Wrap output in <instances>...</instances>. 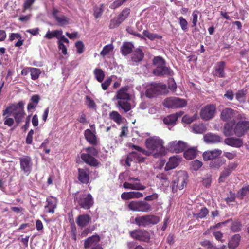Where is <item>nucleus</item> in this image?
Instances as JSON below:
<instances>
[{
	"mask_svg": "<svg viewBox=\"0 0 249 249\" xmlns=\"http://www.w3.org/2000/svg\"><path fill=\"white\" fill-rule=\"evenodd\" d=\"M163 144V141L159 137L154 136L147 139L145 145L149 156L152 155L154 158H157L165 155L166 150Z\"/></svg>",
	"mask_w": 249,
	"mask_h": 249,
	"instance_id": "nucleus-1",
	"label": "nucleus"
},
{
	"mask_svg": "<svg viewBox=\"0 0 249 249\" xmlns=\"http://www.w3.org/2000/svg\"><path fill=\"white\" fill-rule=\"evenodd\" d=\"M188 178V175L185 171L179 172L173 180L172 186V192L175 193L178 190H182L186 186Z\"/></svg>",
	"mask_w": 249,
	"mask_h": 249,
	"instance_id": "nucleus-2",
	"label": "nucleus"
},
{
	"mask_svg": "<svg viewBox=\"0 0 249 249\" xmlns=\"http://www.w3.org/2000/svg\"><path fill=\"white\" fill-rule=\"evenodd\" d=\"M74 201L84 209H89L94 203L91 195L85 193H76L74 196Z\"/></svg>",
	"mask_w": 249,
	"mask_h": 249,
	"instance_id": "nucleus-3",
	"label": "nucleus"
},
{
	"mask_svg": "<svg viewBox=\"0 0 249 249\" xmlns=\"http://www.w3.org/2000/svg\"><path fill=\"white\" fill-rule=\"evenodd\" d=\"M86 153H82L81 158L86 163L91 166H97L98 165L97 160L93 157L98 155L97 150L93 147H89L85 149Z\"/></svg>",
	"mask_w": 249,
	"mask_h": 249,
	"instance_id": "nucleus-4",
	"label": "nucleus"
},
{
	"mask_svg": "<svg viewBox=\"0 0 249 249\" xmlns=\"http://www.w3.org/2000/svg\"><path fill=\"white\" fill-rule=\"evenodd\" d=\"M160 221L159 217L154 215H145L136 217L135 223L139 227H146L157 224Z\"/></svg>",
	"mask_w": 249,
	"mask_h": 249,
	"instance_id": "nucleus-5",
	"label": "nucleus"
},
{
	"mask_svg": "<svg viewBox=\"0 0 249 249\" xmlns=\"http://www.w3.org/2000/svg\"><path fill=\"white\" fill-rule=\"evenodd\" d=\"M129 209L135 212L147 213L152 210L151 205L144 201H132L128 205Z\"/></svg>",
	"mask_w": 249,
	"mask_h": 249,
	"instance_id": "nucleus-6",
	"label": "nucleus"
},
{
	"mask_svg": "<svg viewBox=\"0 0 249 249\" xmlns=\"http://www.w3.org/2000/svg\"><path fill=\"white\" fill-rule=\"evenodd\" d=\"M127 181L124 182L123 187L125 189L144 190L146 187L141 183V179L139 178L129 177Z\"/></svg>",
	"mask_w": 249,
	"mask_h": 249,
	"instance_id": "nucleus-7",
	"label": "nucleus"
},
{
	"mask_svg": "<svg viewBox=\"0 0 249 249\" xmlns=\"http://www.w3.org/2000/svg\"><path fill=\"white\" fill-rule=\"evenodd\" d=\"M166 86L160 83H152L149 85L146 91V96L152 98L158 94H162L166 89Z\"/></svg>",
	"mask_w": 249,
	"mask_h": 249,
	"instance_id": "nucleus-8",
	"label": "nucleus"
},
{
	"mask_svg": "<svg viewBox=\"0 0 249 249\" xmlns=\"http://www.w3.org/2000/svg\"><path fill=\"white\" fill-rule=\"evenodd\" d=\"M163 104L166 107L174 108L183 107L186 106L187 102L183 99L171 97L164 100Z\"/></svg>",
	"mask_w": 249,
	"mask_h": 249,
	"instance_id": "nucleus-9",
	"label": "nucleus"
},
{
	"mask_svg": "<svg viewBox=\"0 0 249 249\" xmlns=\"http://www.w3.org/2000/svg\"><path fill=\"white\" fill-rule=\"evenodd\" d=\"M216 107L213 104H209L202 108L200 112L201 118L205 121L212 119L215 114Z\"/></svg>",
	"mask_w": 249,
	"mask_h": 249,
	"instance_id": "nucleus-10",
	"label": "nucleus"
},
{
	"mask_svg": "<svg viewBox=\"0 0 249 249\" xmlns=\"http://www.w3.org/2000/svg\"><path fill=\"white\" fill-rule=\"evenodd\" d=\"M20 169L24 174H29L32 169V159L28 156H23L19 158Z\"/></svg>",
	"mask_w": 249,
	"mask_h": 249,
	"instance_id": "nucleus-11",
	"label": "nucleus"
},
{
	"mask_svg": "<svg viewBox=\"0 0 249 249\" xmlns=\"http://www.w3.org/2000/svg\"><path fill=\"white\" fill-rule=\"evenodd\" d=\"M131 237L135 239L149 242L150 239V233L144 230H135L129 232Z\"/></svg>",
	"mask_w": 249,
	"mask_h": 249,
	"instance_id": "nucleus-12",
	"label": "nucleus"
},
{
	"mask_svg": "<svg viewBox=\"0 0 249 249\" xmlns=\"http://www.w3.org/2000/svg\"><path fill=\"white\" fill-rule=\"evenodd\" d=\"M237 111L231 108H225L223 109L220 113L221 119L226 122L235 121L234 118L237 115Z\"/></svg>",
	"mask_w": 249,
	"mask_h": 249,
	"instance_id": "nucleus-13",
	"label": "nucleus"
},
{
	"mask_svg": "<svg viewBox=\"0 0 249 249\" xmlns=\"http://www.w3.org/2000/svg\"><path fill=\"white\" fill-rule=\"evenodd\" d=\"M249 129V122L240 121L235 125L234 135L238 137L243 136Z\"/></svg>",
	"mask_w": 249,
	"mask_h": 249,
	"instance_id": "nucleus-14",
	"label": "nucleus"
},
{
	"mask_svg": "<svg viewBox=\"0 0 249 249\" xmlns=\"http://www.w3.org/2000/svg\"><path fill=\"white\" fill-rule=\"evenodd\" d=\"M186 147V143L182 141H172L168 144L169 149L176 153L183 151Z\"/></svg>",
	"mask_w": 249,
	"mask_h": 249,
	"instance_id": "nucleus-15",
	"label": "nucleus"
},
{
	"mask_svg": "<svg viewBox=\"0 0 249 249\" xmlns=\"http://www.w3.org/2000/svg\"><path fill=\"white\" fill-rule=\"evenodd\" d=\"M131 161H134V162H144V158L138 152H132L128 155L125 160V164L129 167L131 166L130 162Z\"/></svg>",
	"mask_w": 249,
	"mask_h": 249,
	"instance_id": "nucleus-16",
	"label": "nucleus"
},
{
	"mask_svg": "<svg viewBox=\"0 0 249 249\" xmlns=\"http://www.w3.org/2000/svg\"><path fill=\"white\" fill-rule=\"evenodd\" d=\"M96 133V130H91L89 129H87L84 131L85 139L89 143L93 145H97L99 142V139Z\"/></svg>",
	"mask_w": 249,
	"mask_h": 249,
	"instance_id": "nucleus-17",
	"label": "nucleus"
},
{
	"mask_svg": "<svg viewBox=\"0 0 249 249\" xmlns=\"http://www.w3.org/2000/svg\"><path fill=\"white\" fill-rule=\"evenodd\" d=\"M129 88L128 86L122 87L116 93L113 98V101L119 100H129L130 96L128 92Z\"/></svg>",
	"mask_w": 249,
	"mask_h": 249,
	"instance_id": "nucleus-18",
	"label": "nucleus"
},
{
	"mask_svg": "<svg viewBox=\"0 0 249 249\" xmlns=\"http://www.w3.org/2000/svg\"><path fill=\"white\" fill-rule=\"evenodd\" d=\"M153 72L156 76H172L174 74L172 70L170 68L165 66V65L156 68L153 70Z\"/></svg>",
	"mask_w": 249,
	"mask_h": 249,
	"instance_id": "nucleus-19",
	"label": "nucleus"
},
{
	"mask_svg": "<svg viewBox=\"0 0 249 249\" xmlns=\"http://www.w3.org/2000/svg\"><path fill=\"white\" fill-rule=\"evenodd\" d=\"M237 165L235 163H231L227 167L224 168L219 178V181L220 182H224L232 171L237 167Z\"/></svg>",
	"mask_w": 249,
	"mask_h": 249,
	"instance_id": "nucleus-20",
	"label": "nucleus"
},
{
	"mask_svg": "<svg viewBox=\"0 0 249 249\" xmlns=\"http://www.w3.org/2000/svg\"><path fill=\"white\" fill-rule=\"evenodd\" d=\"M78 180L82 183L87 184L89 180V172L87 169H78Z\"/></svg>",
	"mask_w": 249,
	"mask_h": 249,
	"instance_id": "nucleus-21",
	"label": "nucleus"
},
{
	"mask_svg": "<svg viewBox=\"0 0 249 249\" xmlns=\"http://www.w3.org/2000/svg\"><path fill=\"white\" fill-rule=\"evenodd\" d=\"M181 160V158L177 155L170 158L165 167V170H169L176 168L180 162Z\"/></svg>",
	"mask_w": 249,
	"mask_h": 249,
	"instance_id": "nucleus-22",
	"label": "nucleus"
},
{
	"mask_svg": "<svg viewBox=\"0 0 249 249\" xmlns=\"http://www.w3.org/2000/svg\"><path fill=\"white\" fill-rule=\"evenodd\" d=\"M91 217L88 214H82L79 215L76 222L77 225L81 228H83L87 226L91 221Z\"/></svg>",
	"mask_w": 249,
	"mask_h": 249,
	"instance_id": "nucleus-23",
	"label": "nucleus"
},
{
	"mask_svg": "<svg viewBox=\"0 0 249 249\" xmlns=\"http://www.w3.org/2000/svg\"><path fill=\"white\" fill-rule=\"evenodd\" d=\"M235 121H230L225 124L223 128V133L226 136H231L234 135Z\"/></svg>",
	"mask_w": 249,
	"mask_h": 249,
	"instance_id": "nucleus-24",
	"label": "nucleus"
},
{
	"mask_svg": "<svg viewBox=\"0 0 249 249\" xmlns=\"http://www.w3.org/2000/svg\"><path fill=\"white\" fill-rule=\"evenodd\" d=\"M222 153V151L219 149L204 152L203 154V158L205 160H210L216 158Z\"/></svg>",
	"mask_w": 249,
	"mask_h": 249,
	"instance_id": "nucleus-25",
	"label": "nucleus"
},
{
	"mask_svg": "<svg viewBox=\"0 0 249 249\" xmlns=\"http://www.w3.org/2000/svg\"><path fill=\"white\" fill-rule=\"evenodd\" d=\"M47 204L45 206L46 211L48 213H53L56 207L57 200L55 197L50 196L47 198Z\"/></svg>",
	"mask_w": 249,
	"mask_h": 249,
	"instance_id": "nucleus-26",
	"label": "nucleus"
},
{
	"mask_svg": "<svg viewBox=\"0 0 249 249\" xmlns=\"http://www.w3.org/2000/svg\"><path fill=\"white\" fill-rule=\"evenodd\" d=\"M143 196L142 193L140 192H124L121 195V198L123 200H128L132 198H139Z\"/></svg>",
	"mask_w": 249,
	"mask_h": 249,
	"instance_id": "nucleus-27",
	"label": "nucleus"
},
{
	"mask_svg": "<svg viewBox=\"0 0 249 249\" xmlns=\"http://www.w3.org/2000/svg\"><path fill=\"white\" fill-rule=\"evenodd\" d=\"M225 64L223 61L218 62L214 67V71H213V74L215 76L219 77H225Z\"/></svg>",
	"mask_w": 249,
	"mask_h": 249,
	"instance_id": "nucleus-28",
	"label": "nucleus"
},
{
	"mask_svg": "<svg viewBox=\"0 0 249 249\" xmlns=\"http://www.w3.org/2000/svg\"><path fill=\"white\" fill-rule=\"evenodd\" d=\"M224 142L228 145L234 147H240L243 145V142L241 139L232 137L226 138Z\"/></svg>",
	"mask_w": 249,
	"mask_h": 249,
	"instance_id": "nucleus-29",
	"label": "nucleus"
},
{
	"mask_svg": "<svg viewBox=\"0 0 249 249\" xmlns=\"http://www.w3.org/2000/svg\"><path fill=\"white\" fill-rule=\"evenodd\" d=\"M204 141L208 143H215L221 141L220 137L216 134L207 133L204 136Z\"/></svg>",
	"mask_w": 249,
	"mask_h": 249,
	"instance_id": "nucleus-30",
	"label": "nucleus"
},
{
	"mask_svg": "<svg viewBox=\"0 0 249 249\" xmlns=\"http://www.w3.org/2000/svg\"><path fill=\"white\" fill-rule=\"evenodd\" d=\"M53 15L60 26H62L69 23V18L62 15H58L56 10H53Z\"/></svg>",
	"mask_w": 249,
	"mask_h": 249,
	"instance_id": "nucleus-31",
	"label": "nucleus"
},
{
	"mask_svg": "<svg viewBox=\"0 0 249 249\" xmlns=\"http://www.w3.org/2000/svg\"><path fill=\"white\" fill-rule=\"evenodd\" d=\"M159 179V186L160 190L164 191L167 190L169 185V181L166 175L160 174L157 176Z\"/></svg>",
	"mask_w": 249,
	"mask_h": 249,
	"instance_id": "nucleus-32",
	"label": "nucleus"
},
{
	"mask_svg": "<svg viewBox=\"0 0 249 249\" xmlns=\"http://www.w3.org/2000/svg\"><path fill=\"white\" fill-rule=\"evenodd\" d=\"M100 237L99 235L96 234L93 235L88 238L84 241V247L87 249L92 245H95L99 243Z\"/></svg>",
	"mask_w": 249,
	"mask_h": 249,
	"instance_id": "nucleus-33",
	"label": "nucleus"
},
{
	"mask_svg": "<svg viewBox=\"0 0 249 249\" xmlns=\"http://www.w3.org/2000/svg\"><path fill=\"white\" fill-rule=\"evenodd\" d=\"M143 52L140 49H137L132 54L131 64L135 65V63H137L142 61L143 59Z\"/></svg>",
	"mask_w": 249,
	"mask_h": 249,
	"instance_id": "nucleus-34",
	"label": "nucleus"
},
{
	"mask_svg": "<svg viewBox=\"0 0 249 249\" xmlns=\"http://www.w3.org/2000/svg\"><path fill=\"white\" fill-rule=\"evenodd\" d=\"M128 100H119L116 104V107L118 108H121L125 112L130 111L131 109V106Z\"/></svg>",
	"mask_w": 249,
	"mask_h": 249,
	"instance_id": "nucleus-35",
	"label": "nucleus"
},
{
	"mask_svg": "<svg viewBox=\"0 0 249 249\" xmlns=\"http://www.w3.org/2000/svg\"><path fill=\"white\" fill-rule=\"evenodd\" d=\"M14 117L15 121L17 124L20 123L23 118L25 114L23 109L19 108L18 110H14L12 113H9Z\"/></svg>",
	"mask_w": 249,
	"mask_h": 249,
	"instance_id": "nucleus-36",
	"label": "nucleus"
},
{
	"mask_svg": "<svg viewBox=\"0 0 249 249\" xmlns=\"http://www.w3.org/2000/svg\"><path fill=\"white\" fill-rule=\"evenodd\" d=\"M225 162L226 160L225 159L220 158L212 160L210 163L209 166L211 168L218 169L223 165Z\"/></svg>",
	"mask_w": 249,
	"mask_h": 249,
	"instance_id": "nucleus-37",
	"label": "nucleus"
},
{
	"mask_svg": "<svg viewBox=\"0 0 249 249\" xmlns=\"http://www.w3.org/2000/svg\"><path fill=\"white\" fill-rule=\"evenodd\" d=\"M197 153V150L196 148L192 147L191 148L188 149L186 150L184 153L183 155L184 158L187 160H191L192 159L195 158Z\"/></svg>",
	"mask_w": 249,
	"mask_h": 249,
	"instance_id": "nucleus-38",
	"label": "nucleus"
},
{
	"mask_svg": "<svg viewBox=\"0 0 249 249\" xmlns=\"http://www.w3.org/2000/svg\"><path fill=\"white\" fill-rule=\"evenodd\" d=\"M19 108L23 109V103L19 102L17 105H12L7 107L3 112V115L8 113H12L14 110H18Z\"/></svg>",
	"mask_w": 249,
	"mask_h": 249,
	"instance_id": "nucleus-39",
	"label": "nucleus"
},
{
	"mask_svg": "<svg viewBox=\"0 0 249 249\" xmlns=\"http://www.w3.org/2000/svg\"><path fill=\"white\" fill-rule=\"evenodd\" d=\"M240 241L239 234L234 235L229 241L228 246L230 249H235L239 245Z\"/></svg>",
	"mask_w": 249,
	"mask_h": 249,
	"instance_id": "nucleus-40",
	"label": "nucleus"
},
{
	"mask_svg": "<svg viewBox=\"0 0 249 249\" xmlns=\"http://www.w3.org/2000/svg\"><path fill=\"white\" fill-rule=\"evenodd\" d=\"M63 31L62 30H56L53 31H48L45 36V37L47 39H50L53 37H56L57 39L59 38L60 35H62Z\"/></svg>",
	"mask_w": 249,
	"mask_h": 249,
	"instance_id": "nucleus-41",
	"label": "nucleus"
},
{
	"mask_svg": "<svg viewBox=\"0 0 249 249\" xmlns=\"http://www.w3.org/2000/svg\"><path fill=\"white\" fill-rule=\"evenodd\" d=\"M192 131L196 134H202L206 130V126L204 124H194L192 126Z\"/></svg>",
	"mask_w": 249,
	"mask_h": 249,
	"instance_id": "nucleus-42",
	"label": "nucleus"
},
{
	"mask_svg": "<svg viewBox=\"0 0 249 249\" xmlns=\"http://www.w3.org/2000/svg\"><path fill=\"white\" fill-rule=\"evenodd\" d=\"M133 45L132 43L126 42L123 44L121 47L122 53L124 55L129 54L132 51Z\"/></svg>",
	"mask_w": 249,
	"mask_h": 249,
	"instance_id": "nucleus-43",
	"label": "nucleus"
},
{
	"mask_svg": "<svg viewBox=\"0 0 249 249\" xmlns=\"http://www.w3.org/2000/svg\"><path fill=\"white\" fill-rule=\"evenodd\" d=\"M93 74L97 81L101 83L103 81L105 76L104 71L99 68H96L93 71Z\"/></svg>",
	"mask_w": 249,
	"mask_h": 249,
	"instance_id": "nucleus-44",
	"label": "nucleus"
},
{
	"mask_svg": "<svg viewBox=\"0 0 249 249\" xmlns=\"http://www.w3.org/2000/svg\"><path fill=\"white\" fill-rule=\"evenodd\" d=\"M109 118L117 124H120L122 121V118L121 115L116 111H112L109 114Z\"/></svg>",
	"mask_w": 249,
	"mask_h": 249,
	"instance_id": "nucleus-45",
	"label": "nucleus"
},
{
	"mask_svg": "<svg viewBox=\"0 0 249 249\" xmlns=\"http://www.w3.org/2000/svg\"><path fill=\"white\" fill-rule=\"evenodd\" d=\"M249 196V186L242 187L237 193V197L240 199Z\"/></svg>",
	"mask_w": 249,
	"mask_h": 249,
	"instance_id": "nucleus-46",
	"label": "nucleus"
},
{
	"mask_svg": "<svg viewBox=\"0 0 249 249\" xmlns=\"http://www.w3.org/2000/svg\"><path fill=\"white\" fill-rule=\"evenodd\" d=\"M177 120V115L171 114L164 118L163 122L168 125H174L175 124Z\"/></svg>",
	"mask_w": 249,
	"mask_h": 249,
	"instance_id": "nucleus-47",
	"label": "nucleus"
},
{
	"mask_svg": "<svg viewBox=\"0 0 249 249\" xmlns=\"http://www.w3.org/2000/svg\"><path fill=\"white\" fill-rule=\"evenodd\" d=\"M27 69L30 70L32 80H36L38 78L41 74V70L39 69L36 68H28Z\"/></svg>",
	"mask_w": 249,
	"mask_h": 249,
	"instance_id": "nucleus-48",
	"label": "nucleus"
},
{
	"mask_svg": "<svg viewBox=\"0 0 249 249\" xmlns=\"http://www.w3.org/2000/svg\"><path fill=\"white\" fill-rule=\"evenodd\" d=\"M153 64L156 67L159 68L165 65V61L160 56H156L153 59Z\"/></svg>",
	"mask_w": 249,
	"mask_h": 249,
	"instance_id": "nucleus-49",
	"label": "nucleus"
},
{
	"mask_svg": "<svg viewBox=\"0 0 249 249\" xmlns=\"http://www.w3.org/2000/svg\"><path fill=\"white\" fill-rule=\"evenodd\" d=\"M130 9L125 8L117 16V17L120 20L121 22H123L127 18L130 14Z\"/></svg>",
	"mask_w": 249,
	"mask_h": 249,
	"instance_id": "nucleus-50",
	"label": "nucleus"
},
{
	"mask_svg": "<svg viewBox=\"0 0 249 249\" xmlns=\"http://www.w3.org/2000/svg\"><path fill=\"white\" fill-rule=\"evenodd\" d=\"M85 104L90 109L95 110L96 108V105L95 102L89 96H86L85 97Z\"/></svg>",
	"mask_w": 249,
	"mask_h": 249,
	"instance_id": "nucleus-51",
	"label": "nucleus"
},
{
	"mask_svg": "<svg viewBox=\"0 0 249 249\" xmlns=\"http://www.w3.org/2000/svg\"><path fill=\"white\" fill-rule=\"evenodd\" d=\"M203 163L201 161L195 160L190 163V168L194 171H197L202 166Z\"/></svg>",
	"mask_w": 249,
	"mask_h": 249,
	"instance_id": "nucleus-52",
	"label": "nucleus"
},
{
	"mask_svg": "<svg viewBox=\"0 0 249 249\" xmlns=\"http://www.w3.org/2000/svg\"><path fill=\"white\" fill-rule=\"evenodd\" d=\"M143 35L147 37L150 40H154L156 38L161 39L162 38L161 36H159L157 34H154L148 32L147 30H144L143 32Z\"/></svg>",
	"mask_w": 249,
	"mask_h": 249,
	"instance_id": "nucleus-53",
	"label": "nucleus"
},
{
	"mask_svg": "<svg viewBox=\"0 0 249 249\" xmlns=\"http://www.w3.org/2000/svg\"><path fill=\"white\" fill-rule=\"evenodd\" d=\"M197 118V115L195 114L192 116L186 115L182 117V121L183 122L189 124L196 120Z\"/></svg>",
	"mask_w": 249,
	"mask_h": 249,
	"instance_id": "nucleus-54",
	"label": "nucleus"
},
{
	"mask_svg": "<svg viewBox=\"0 0 249 249\" xmlns=\"http://www.w3.org/2000/svg\"><path fill=\"white\" fill-rule=\"evenodd\" d=\"M113 49V46L111 44H108L104 47L100 53V55L105 56L109 53Z\"/></svg>",
	"mask_w": 249,
	"mask_h": 249,
	"instance_id": "nucleus-55",
	"label": "nucleus"
},
{
	"mask_svg": "<svg viewBox=\"0 0 249 249\" xmlns=\"http://www.w3.org/2000/svg\"><path fill=\"white\" fill-rule=\"evenodd\" d=\"M178 20L181 29L185 32L187 31L188 30V22L187 20L183 17H179Z\"/></svg>",
	"mask_w": 249,
	"mask_h": 249,
	"instance_id": "nucleus-56",
	"label": "nucleus"
},
{
	"mask_svg": "<svg viewBox=\"0 0 249 249\" xmlns=\"http://www.w3.org/2000/svg\"><path fill=\"white\" fill-rule=\"evenodd\" d=\"M121 23L122 22H121L120 20L117 17H115L111 20L109 28V29H114L118 27Z\"/></svg>",
	"mask_w": 249,
	"mask_h": 249,
	"instance_id": "nucleus-57",
	"label": "nucleus"
},
{
	"mask_svg": "<svg viewBox=\"0 0 249 249\" xmlns=\"http://www.w3.org/2000/svg\"><path fill=\"white\" fill-rule=\"evenodd\" d=\"M246 93L243 90L238 91L236 95V99L240 103H244L245 101Z\"/></svg>",
	"mask_w": 249,
	"mask_h": 249,
	"instance_id": "nucleus-58",
	"label": "nucleus"
},
{
	"mask_svg": "<svg viewBox=\"0 0 249 249\" xmlns=\"http://www.w3.org/2000/svg\"><path fill=\"white\" fill-rule=\"evenodd\" d=\"M208 213V211L206 207H203L201 209L200 211L198 213L196 214L195 215L197 218H203Z\"/></svg>",
	"mask_w": 249,
	"mask_h": 249,
	"instance_id": "nucleus-59",
	"label": "nucleus"
},
{
	"mask_svg": "<svg viewBox=\"0 0 249 249\" xmlns=\"http://www.w3.org/2000/svg\"><path fill=\"white\" fill-rule=\"evenodd\" d=\"M113 77V76H111L108 77L104 82L102 83L101 87L104 90H106L108 89V87L111 83Z\"/></svg>",
	"mask_w": 249,
	"mask_h": 249,
	"instance_id": "nucleus-60",
	"label": "nucleus"
},
{
	"mask_svg": "<svg viewBox=\"0 0 249 249\" xmlns=\"http://www.w3.org/2000/svg\"><path fill=\"white\" fill-rule=\"evenodd\" d=\"M126 0H116L111 4L110 8L112 9H116L122 5L123 3Z\"/></svg>",
	"mask_w": 249,
	"mask_h": 249,
	"instance_id": "nucleus-61",
	"label": "nucleus"
},
{
	"mask_svg": "<svg viewBox=\"0 0 249 249\" xmlns=\"http://www.w3.org/2000/svg\"><path fill=\"white\" fill-rule=\"evenodd\" d=\"M199 13L198 11L195 10L192 13V27H194L196 25L198 21V14Z\"/></svg>",
	"mask_w": 249,
	"mask_h": 249,
	"instance_id": "nucleus-62",
	"label": "nucleus"
},
{
	"mask_svg": "<svg viewBox=\"0 0 249 249\" xmlns=\"http://www.w3.org/2000/svg\"><path fill=\"white\" fill-rule=\"evenodd\" d=\"M241 225L240 222L239 221H235L232 223L231 226V229L234 232H237L239 231L241 229Z\"/></svg>",
	"mask_w": 249,
	"mask_h": 249,
	"instance_id": "nucleus-63",
	"label": "nucleus"
},
{
	"mask_svg": "<svg viewBox=\"0 0 249 249\" xmlns=\"http://www.w3.org/2000/svg\"><path fill=\"white\" fill-rule=\"evenodd\" d=\"M75 47L78 53L80 54L83 53L84 51V44L82 41H79L77 42L75 44Z\"/></svg>",
	"mask_w": 249,
	"mask_h": 249,
	"instance_id": "nucleus-64",
	"label": "nucleus"
}]
</instances>
